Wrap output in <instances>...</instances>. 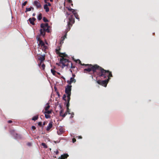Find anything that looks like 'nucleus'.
Listing matches in <instances>:
<instances>
[{
    "instance_id": "nucleus-13",
    "label": "nucleus",
    "mask_w": 159,
    "mask_h": 159,
    "mask_svg": "<svg viewBox=\"0 0 159 159\" xmlns=\"http://www.w3.org/2000/svg\"><path fill=\"white\" fill-rule=\"evenodd\" d=\"M69 156V155L67 154H64L61 156V158H59V159H65L67 158Z\"/></svg>"
},
{
    "instance_id": "nucleus-18",
    "label": "nucleus",
    "mask_w": 159,
    "mask_h": 159,
    "mask_svg": "<svg viewBox=\"0 0 159 159\" xmlns=\"http://www.w3.org/2000/svg\"><path fill=\"white\" fill-rule=\"evenodd\" d=\"M42 18V14L41 13H39L38 17V19L39 20H40Z\"/></svg>"
},
{
    "instance_id": "nucleus-39",
    "label": "nucleus",
    "mask_w": 159,
    "mask_h": 159,
    "mask_svg": "<svg viewBox=\"0 0 159 159\" xmlns=\"http://www.w3.org/2000/svg\"><path fill=\"white\" fill-rule=\"evenodd\" d=\"M66 107H67V111H66V112H67V113H68L69 114H70V113H69L70 111H69V107H67V106H66Z\"/></svg>"
},
{
    "instance_id": "nucleus-19",
    "label": "nucleus",
    "mask_w": 159,
    "mask_h": 159,
    "mask_svg": "<svg viewBox=\"0 0 159 159\" xmlns=\"http://www.w3.org/2000/svg\"><path fill=\"white\" fill-rule=\"evenodd\" d=\"M52 112V110H48V111H45L44 112V113L49 114L51 113Z\"/></svg>"
},
{
    "instance_id": "nucleus-11",
    "label": "nucleus",
    "mask_w": 159,
    "mask_h": 159,
    "mask_svg": "<svg viewBox=\"0 0 159 159\" xmlns=\"http://www.w3.org/2000/svg\"><path fill=\"white\" fill-rule=\"evenodd\" d=\"M52 121L50 122L48 125V126L46 130L48 131H49L50 130V129L52 127Z\"/></svg>"
},
{
    "instance_id": "nucleus-41",
    "label": "nucleus",
    "mask_w": 159,
    "mask_h": 159,
    "mask_svg": "<svg viewBox=\"0 0 159 159\" xmlns=\"http://www.w3.org/2000/svg\"><path fill=\"white\" fill-rule=\"evenodd\" d=\"M36 129V127L35 126H33L31 127V129L32 130H34Z\"/></svg>"
},
{
    "instance_id": "nucleus-55",
    "label": "nucleus",
    "mask_w": 159,
    "mask_h": 159,
    "mask_svg": "<svg viewBox=\"0 0 159 159\" xmlns=\"http://www.w3.org/2000/svg\"><path fill=\"white\" fill-rule=\"evenodd\" d=\"M35 13H34L33 14V16H35Z\"/></svg>"
},
{
    "instance_id": "nucleus-30",
    "label": "nucleus",
    "mask_w": 159,
    "mask_h": 159,
    "mask_svg": "<svg viewBox=\"0 0 159 159\" xmlns=\"http://www.w3.org/2000/svg\"><path fill=\"white\" fill-rule=\"evenodd\" d=\"M27 3V1H25L23 3L22 5V7L23 8L25 6V5Z\"/></svg>"
},
{
    "instance_id": "nucleus-49",
    "label": "nucleus",
    "mask_w": 159,
    "mask_h": 159,
    "mask_svg": "<svg viewBox=\"0 0 159 159\" xmlns=\"http://www.w3.org/2000/svg\"><path fill=\"white\" fill-rule=\"evenodd\" d=\"M68 1L69 3H70L72 2V0H68Z\"/></svg>"
},
{
    "instance_id": "nucleus-33",
    "label": "nucleus",
    "mask_w": 159,
    "mask_h": 159,
    "mask_svg": "<svg viewBox=\"0 0 159 159\" xmlns=\"http://www.w3.org/2000/svg\"><path fill=\"white\" fill-rule=\"evenodd\" d=\"M44 31L45 32H49V29L48 28H46L44 29Z\"/></svg>"
},
{
    "instance_id": "nucleus-1",
    "label": "nucleus",
    "mask_w": 159,
    "mask_h": 159,
    "mask_svg": "<svg viewBox=\"0 0 159 159\" xmlns=\"http://www.w3.org/2000/svg\"><path fill=\"white\" fill-rule=\"evenodd\" d=\"M92 72V74H94V75L96 74L98 76L104 79L107 77L110 78V77H112L111 71L104 69L97 64H95V66ZM89 74L92 75V73H89Z\"/></svg>"
},
{
    "instance_id": "nucleus-37",
    "label": "nucleus",
    "mask_w": 159,
    "mask_h": 159,
    "mask_svg": "<svg viewBox=\"0 0 159 159\" xmlns=\"http://www.w3.org/2000/svg\"><path fill=\"white\" fill-rule=\"evenodd\" d=\"M44 25L45 26L46 28H49L48 24V23L44 24Z\"/></svg>"
},
{
    "instance_id": "nucleus-35",
    "label": "nucleus",
    "mask_w": 159,
    "mask_h": 159,
    "mask_svg": "<svg viewBox=\"0 0 159 159\" xmlns=\"http://www.w3.org/2000/svg\"><path fill=\"white\" fill-rule=\"evenodd\" d=\"M36 39L38 41H39V42H40V40H42L40 38L39 36H37L36 37Z\"/></svg>"
},
{
    "instance_id": "nucleus-7",
    "label": "nucleus",
    "mask_w": 159,
    "mask_h": 159,
    "mask_svg": "<svg viewBox=\"0 0 159 159\" xmlns=\"http://www.w3.org/2000/svg\"><path fill=\"white\" fill-rule=\"evenodd\" d=\"M45 55H41L38 57V59L40 61V63L39 64V66H40L44 61L45 60Z\"/></svg>"
},
{
    "instance_id": "nucleus-57",
    "label": "nucleus",
    "mask_w": 159,
    "mask_h": 159,
    "mask_svg": "<svg viewBox=\"0 0 159 159\" xmlns=\"http://www.w3.org/2000/svg\"><path fill=\"white\" fill-rule=\"evenodd\" d=\"M50 0V2H52L53 1V0Z\"/></svg>"
},
{
    "instance_id": "nucleus-59",
    "label": "nucleus",
    "mask_w": 159,
    "mask_h": 159,
    "mask_svg": "<svg viewBox=\"0 0 159 159\" xmlns=\"http://www.w3.org/2000/svg\"><path fill=\"white\" fill-rule=\"evenodd\" d=\"M66 14H67V15H69V14L68 13V12H67Z\"/></svg>"
},
{
    "instance_id": "nucleus-48",
    "label": "nucleus",
    "mask_w": 159,
    "mask_h": 159,
    "mask_svg": "<svg viewBox=\"0 0 159 159\" xmlns=\"http://www.w3.org/2000/svg\"><path fill=\"white\" fill-rule=\"evenodd\" d=\"M12 122V121L11 120H9L8 121V123H11Z\"/></svg>"
},
{
    "instance_id": "nucleus-3",
    "label": "nucleus",
    "mask_w": 159,
    "mask_h": 159,
    "mask_svg": "<svg viewBox=\"0 0 159 159\" xmlns=\"http://www.w3.org/2000/svg\"><path fill=\"white\" fill-rule=\"evenodd\" d=\"M72 86L71 85H68L66 87L65 92L67 95V103L66 106L67 107L70 106V96L71 95V90Z\"/></svg>"
},
{
    "instance_id": "nucleus-12",
    "label": "nucleus",
    "mask_w": 159,
    "mask_h": 159,
    "mask_svg": "<svg viewBox=\"0 0 159 159\" xmlns=\"http://www.w3.org/2000/svg\"><path fill=\"white\" fill-rule=\"evenodd\" d=\"M36 19L33 17L32 18H30L29 19V21L30 24H32V25H34V21Z\"/></svg>"
},
{
    "instance_id": "nucleus-60",
    "label": "nucleus",
    "mask_w": 159,
    "mask_h": 159,
    "mask_svg": "<svg viewBox=\"0 0 159 159\" xmlns=\"http://www.w3.org/2000/svg\"><path fill=\"white\" fill-rule=\"evenodd\" d=\"M92 77L93 78V76L92 75H91Z\"/></svg>"
},
{
    "instance_id": "nucleus-53",
    "label": "nucleus",
    "mask_w": 159,
    "mask_h": 159,
    "mask_svg": "<svg viewBox=\"0 0 159 159\" xmlns=\"http://www.w3.org/2000/svg\"><path fill=\"white\" fill-rule=\"evenodd\" d=\"M75 76V74H72V76H73L72 77L74 78Z\"/></svg>"
},
{
    "instance_id": "nucleus-21",
    "label": "nucleus",
    "mask_w": 159,
    "mask_h": 159,
    "mask_svg": "<svg viewBox=\"0 0 159 159\" xmlns=\"http://www.w3.org/2000/svg\"><path fill=\"white\" fill-rule=\"evenodd\" d=\"M31 8L34 9V8L33 7H30V8H26V9L25 12H26L27 11H30L31 10Z\"/></svg>"
},
{
    "instance_id": "nucleus-42",
    "label": "nucleus",
    "mask_w": 159,
    "mask_h": 159,
    "mask_svg": "<svg viewBox=\"0 0 159 159\" xmlns=\"http://www.w3.org/2000/svg\"><path fill=\"white\" fill-rule=\"evenodd\" d=\"M45 66L44 64H43L42 65V67L43 69H44L45 67Z\"/></svg>"
},
{
    "instance_id": "nucleus-2",
    "label": "nucleus",
    "mask_w": 159,
    "mask_h": 159,
    "mask_svg": "<svg viewBox=\"0 0 159 159\" xmlns=\"http://www.w3.org/2000/svg\"><path fill=\"white\" fill-rule=\"evenodd\" d=\"M60 63L62 64V67L63 68L65 66H67V68L71 67L75 68V66H73L72 62L68 59L64 58L63 57L60 59Z\"/></svg>"
},
{
    "instance_id": "nucleus-45",
    "label": "nucleus",
    "mask_w": 159,
    "mask_h": 159,
    "mask_svg": "<svg viewBox=\"0 0 159 159\" xmlns=\"http://www.w3.org/2000/svg\"><path fill=\"white\" fill-rule=\"evenodd\" d=\"M38 125L39 126H41L42 125V123L41 122H40L38 123Z\"/></svg>"
},
{
    "instance_id": "nucleus-8",
    "label": "nucleus",
    "mask_w": 159,
    "mask_h": 159,
    "mask_svg": "<svg viewBox=\"0 0 159 159\" xmlns=\"http://www.w3.org/2000/svg\"><path fill=\"white\" fill-rule=\"evenodd\" d=\"M61 48H60V47H58L56 49V52L57 54H58L59 55V56L61 57V58H62L63 57L62 56H61V55L62 54V53H61L60 52V51L61 50Z\"/></svg>"
},
{
    "instance_id": "nucleus-6",
    "label": "nucleus",
    "mask_w": 159,
    "mask_h": 159,
    "mask_svg": "<svg viewBox=\"0 0 159 159\" xmlns=\"http://www.w3.org/2000/svg\"><path fill=\"white\" fill-rule=\"evenodd\" d=\"M110 79L111 78H107L106 80H105L102 81L101 80H98L97 81V82L98 84L106 87Z\"/></svg>"
},
{
    "instance_id": "nucleus-61",
    "label": "nucleus",
    "mask_w": 159,
    "mask_h": 159,
    "mask_svg": "<svg viewBox=\"0 0 159 159\" xmlns=\"http://www.w3.org/2000/svg\"><path fill=\"white\" fill-rule=\"evenodd\" d=\"M57 64L59 65V64L58 63H57Z\"/></svg>"
},
{
    "instance_id": "nucleus-23",
    "label": "nucleus",
    "mask_w": 159,
    "mask_h": 159,
    "mask_svg": "<svg viewBox=\"0 0 159 159\" xmlns=\"http://www.w3.org/2000/svg\"><path fill=\"white\" fill-rule=\"evenodd\" d=\"M45 116L47 119L50 118L51 117V116L47 114H45Z\"/></svg>"
},
{
    "instance_id": "nucleus-32",
    "label": "nucleus",
    "mask_w": 159,
    "mask_h": 159,
    "mask_svg": "<svg viewBox=\"0 0 159 159\" xmlns=\"http://www.w3.org/2000/svg\"><path fill=\"white\" fill-rule=\"evenodd\" d=\"M74 15V16H75L76 19H79L80 18L78 17L79 16L77 14V13H75V15Z\"/></svg>"
},
{
    "instance_id": "nucleus-20",
    "label": "nucleus",
    "mask_w": 159,
    "mask_h": 159,
    "mask_svg": "<svg viewBox=\"0 0 159 159\" xmlns=\"http://www.w3.org/2000/svg\"><path fill=\"white\" fill-rule=\"evenodd\" d=\"M38 118V115H37V116H34L32 118V120H33L35 121L36 120H37Z\"/></svg>"
},
{
    "instance_id": "nucleus-58",
    "label": "nucleus",
    "mask_w": 159,
    "mask_h": 159,
    "mask_svg": "<svg viewBox=\"0 0 159 159\" xmlns=\"http://www.w3.org/2000/svg\"><path fill=\"white\" fill-rule=\"evenodd\" d=\"M57 73L58 75H60V74L59 72H57Z\"/></svg>"
},
{
    "instance_id": "nucleus-54",
    "label": "nucleus",
    "mask_w": 159,
    "mask_h": 159,
    "mask_svg": "<svg viewBox=\"0 0 159 159\" xmlns=\"http://www.w3.org/2000/svg\"><path fill=\"white\" fill-rule=\"evenodd\" d=\"M79 138L81 139L82 138V137L81 136H79Z\"/></svg>"
},
{
    "instance_id": "nucleus-26",
    "label": "nucleus",
    "mask_w": 159,
    "mask_h": 159,
    "mask_svg": "<svg viewBox=\"0 0 159 159\" xmlns=\"http://www.w3.org/2000/svg\"><path fill=\"white\" fill-rule=\"evenodd\" d=\"M51 72L52 73V74L54 75H56L55 73L56 71L53 69L51 70Z\"/></svg>"
},
{
    "instance_id": "nucleus-27",
    "label": "nucleus",
    "mask_w": 159,
    "mask_h": 159,
    "mask_svg": "<svg viewBox=\"0 0 159 159\" xmlns=\"http://www.w3.org/2000/svg\"><path fill=\"white\" fill-rule=\"evenodd\" d=\"M61 56L63 57V58H64V57H68L67 55L65 53H63L61 55Z\"/></svg>"
},
{
    "instance_id": "nucleus-52",
    "label": "nucleus",
    "mask_w": 159,
    "mask_h": 159,
    "mask_svg": "<svg viewBox=\"0 0 159 159\" xmlns=\"http://www.w3.org/2000/svg\"><path fill=\"white\" fill-rule=\"evenodd\" d=\"M61 78H62L63 79H64V80L65 79V78L63 76H62L61 77Z\"/></svg>"
},
{
    "instance_id": "nucleus-46",
    "label": "nucleus",
    "mask_w": 159,
    "mask_h": 159,
    "mask_svg": "<svg viewBox=\"0 0 159 159\" xmlns=\"http://www.w3.org/2000/svg\"><path fill=\"white\" fill-rule=\"evenodd\" d=\"M68 10L69 11H71L72 10H73V9L70 8H69V7H68Z\"/></svg>"
},
{
    "instance_id": "nucleus-5",
    "label": "nucleus",
    "mask_w": 159,
    "mask_h": 159,
    "mask_svg": "<svg viewBox=\"0 0 159 159\" xmlns=\"http://www.w3.org/2000/svg\"><path fill=\"white\" fill-rule=\"evenodd\" d=\"M75 22V18L73 15L70 16L69 18V21L68 23V27H69V30L70 29V27L72 26L73 24Z\"/></svg>"
},
{
    "instance_id": "nucleus-29",
    "label": "nucleus",
    "mask_w": 159,
    "mask_h": 159,
    "mask_svg": "<svg viewBox=\"0 0 159 159\" xmlns=\"http://www.w3.org/2000/svg\"><path fill=\"white\" fill-rule=\"evenodd\" d=\"M74 61L77 63H78L79 64H80L81 63V61L79 59H78L76 60H74Z\"/></svg>"
},
{
    "instance_id": "nucleus-38",
    "label": "nucleus",
    "mask_w": 159,
    "mask_h": 159,
    "mask_svg": "<svg viewBox=\"0 0 159 159\" xmlns=\"http://www.w3.org/2000/svg\"><path fill=\"white\" fill-rule=\"evenodd\" d=\"M71 11L74 14V15H75V13H77L75 12L76 11L74 9H73V10H72Z\"/></svg>"
},
{
    "instance_id": "nucleus-22",
    "label": "nucleus",
    "mask_w": 159,
    "mask_h": 159,
    "mask_svg": "<svg viewBox=\"0 0 159 159\" xmlns=\"http://www.w3.org/2000/svg\"><path fill=\"white\" fill-rule=\"evenodd\" d=\"M41 145L43 146V148H48L47 146L46 145V143H43L41 144Z\"/></svg>"
},
{
    "instance_id": "nucleus-10",
    "label": "nucleus",
    "mask_w": 159,
    "mask_h": 159,
    "mask_svg": "<svg viewBox=\"0 0 159 159\" xmlns=\"http://www.w3.org/2000/svg\"><path fill=\"white\" fill-rule=\"evenodd\" d=\"M34 4L36 7L37 8H39L41 7V5L40 3L37 1H34Z\"/></svg>"
},
{
    "instance_id": "nucleus-15",
    "label": "nucleus",
    "mask_w": 159,
    "mask_h": 159,
    "mask_svg": "<svg viewBox=\"0 0 159 159\" xmlns=\"http://www.w3.org/2000/svg\"><path fill=\"white\" fill-rule=\"evenodd\" d=\"M40 34L41 35L44 36L45 34V31L43 29H41L40 30Z\"/></svg>"
},
{
    "instance_id": "nucleus-16",
    "label": "nucleus",
    "mask_w": 159,
    "mask_h": 159,
    "mask_svg": "<svg viewBox=\"0 0 159 159\" xmlns=\"http://www.w3.org/2000/svg\"><path fill=\"white\" fill-rule=\"evenodd\" d=\"M39 45H41V47L43 48V47L45 45L44 43L42 40H40L39 42V43L38 44Z\"/></svg>"
},
{
    "instance_id": "nucleus-9",
    "label": "nucleus",
    "mask_w": 159,
    "mask_h": 159,
    "mask_svg": "<svg viewBox=\"0 0 159 159\" xmlns=\"http://www.w3.org/2000/svg\"><path fill=\"white\" fill-rule=\"evenodd\" d=\"M76 82V80L74 79V77H71L70 78V80H67V83L69 85H70L72 83H75Z\"/></svg>"
},
{
    "instance_id": "nucleus-4",
    "label": "nucleus",
    "mask_w": 159,
    "mask_h": 159,
    "mask_svg": "<svg viewBox=\"0 0 159 159\" xmlns=\"http://www.w3.org/2000/svg\"><path fill=\"white\" fill-rule=\"evenodd\" d=\"M80 65L83 66H88L87 68H85L84 70V73H86V71H87L89 72H90L91 71L93 72L95 66V64L93 65L91 64H84L81 63Z\"/></svg>"
},
{
    "instance_id": "nucleus-14",
    "label": "nucleus",
    "mask_w": 159,
    "mask_h": 159,
    "mask_svg": "<svg viewBox=\"0 0 159 159\" xmlns=\"http://www.w3.org/2000/svg\"><path fill=\"white\" fill-rule=\"evenodd\" d=\"M44 9L45 10V11L47 12H48L49 11V8L48 7L47 4H45L44 5Z\"/></svg>"
},
{
    "instance_id": "nucleus-28",
    "label": "nucleus",
    "mask_w": 159,
    "mask_h": 159,
    "mask_svg": "<svg viewBox=\"0 0 159 159\" xmlns=\"http://www.w3.org/2000/svg\"><path fill=\"white\" fill-rule=\"evenodd\" d=\"M43 20L44 22H48V20L45 17H43Z\"/></svg>"
},
{
    "instance_id": "nucleus-50",
    "label": "nucleus",
    "mask_w": 159,
    "mask_h": 159,
    "mask_svg": "<svg viewBox=\"0 0 159 159\" xmlns=\"http://www.w3.org/2000/svg\"><path fill=\"white\" fill-rule=\"evenodd\" d=\"M56 154H58V153H59V152L57 150L56 152Z\"/></svg>"
},
{
    "instance_id": "nucleus-47",
    "label": "nucleus",
    "mask_w": 159,
    "mask_h": 159,
    "mask_svg": "<svg viewBox=\"0 0 159 159\" xmlns=\"http://www.w3.org/2000/svg\"><path fill=\"white\" fill-rule=\"evenodd\" d=\"M66 34H65V35L63 36V37H62L63 38V39H62V40H64V39L66 38Z\"/></svg>"
},
{
    "instance_id": "nucleus-34",
    "label": "nucleus",
    "mask_w": 159,
    "mask_h": 159,
    "mask_svg": "<svg viewBox=\"0 0 159 159\" xmlns=\"http://www.w3.org/2000/svg\"><path fill=\"white\" fill-rule=\"evenodd\" d=\"M66 95L65 94H64L63 95V100H65V101H66Z\"/></svg>"
},
{
    "instance_id": "nucleus-62",
    "label": "nucleus",
    "mask_w": 159,
    "mask_h": 159,
    "mask_svg": "<svg viewBox=\"0 0 159 159\" xmlns=\"http://www.w3.org/2000/svg\"><path fill=\"white\" fill-rule=\"evenodd\" d=\"M70 71H71V72H72V70H71Z\"/></svg>"
},
{
    "instance_id": "nucleus-44",
    "label": "nucleus",
    "mask_w": 159,
    "mask_h": 159,
    "mask_svg": "<svg viewBox=\"0 0 159 159\" xmlns=\"http://www.w3.org/2000/svg\"><path fill=\"white\" fill-rule=\"evenodd\" d=\"M76 141V139L75 138H74L72 139V142L73 143H74Z\"/></svg>"
},
{
    "instance_id": "nucleus-51",
    "label": "nucleus",
    "mask_w": 159,
    "mask_h": 159,
    "mask_svg": "<svg viewBox=\"0 0 159 159\" xmlns=\"http://www.w3.org/2000/svg\"><path fill=\"white\" fill-rule=\"evenodd\" d=\"M46 123L45 122H44L43 123V125L44 126L45 125Z\"/></svg>"
},
{
    "instance_id": "nucleus-43",
    "label": "nucleus",
    "mask_w": 159,
    "mask_h": 159,
    "mask_svg": "<svg viewBox=\"0 0 159 159\" xmlns=\"http://www.w3.org/2000/svg\"><path fill=\"white\" fill-rule=\"evenodd\" d=\"M47 5L48 6H48H51V4L49 2H48L47 3Z\"/></svg>"
},
{
    "instance_id": "nucleus-25",
    "label": "nucleus",
    "mask_w": 159,
    "mask_h": 159,
    "mask_svg": "<svg viewBox=\"0 0 159 159\" xmlns=\"http://www.w3.org/2000/svg\"><path fill=\"white\" fill-rule=\"evenodd\" d=\"M40 27L42 28V29L43 30H44L46 28L44 23L41 24L40 25Z\"/></svg>"
},
{
    "instance_id": "nucleus-24",
    "label": "nucleus",
    "mask_w": 159,
    "mask_h": 159,
    "mask_svg": "<svg viewBox=\"0 0 159 159\" xmlns=\"http://www.w3.org/2000/svg\"><path fill=\"white\" fill-rule=\"evenodd\" d=\"M47 105V106L45 108V111H48V110L50 107V105H49L48 103Z\"/></svg>"
},
{
    "instance_id": "nucleus-56",
    "label": "nucleus",
    "mask_w": 159,
    "mask_h": 159,
    "mask_svg": "<svg viewBox=\"0 0 159 159\" xmlns=\"http://www.w3.org/2000/svg\"><path fill=\"white\" fill-rule=\"evenodd\" d=\"M67 30H68V31H67V32H68V31H69V27H68V28H67Z\"/></svg>"
},
{
    "instance_id": "nucleus-17",
    "label": "nucleus",
    "mask_w": 159,
    "mask_h": 159,
    "mask_svg": "<svg viewBox=\"0 0 159 159\" xmlns=\"http://www.w3.org/2000/svg\"><path fill=\"white\" fill-rule=\"evenodd\" d=\"M59 130L60 133H59V132H57L58 134L59 135L63 133L64 132V130L61 128H60L59 129Z\"/></svg>"
},
{
    "instance_id": "nucleus-31",
    "label": "nucleus",
    "mask_w": 159,
    "mask_h": 159,
    "mask_svg": "<svg viewBox=\"0 0 159 159\" xmlns=\"http://www.w3.org/2000/svg\"><path fill=\"white\" fill-rule=\"evenodd\" d=\"M63 109H61L60 111V116H61L62 117V116L63 115Z\"/></svg>"
},
{
    "instance_id": "nucleus-36",
    "label": "nucleus",
    "mask_w": 159,
    "mask_h": 159,
    "mask_svg": "<svg viewBox=\"0 0 159 159\" xmlns=\"http://www.w3.org/2000/svg\"><path fill=\"white\" fill-rule=\"evenodd\" d=\"M67 112H65V113L63 114V115L62 116V117L64 118L67 115Z\"/></svg>"
},
{
    "instance_id": "nucleus-40",
    "label": "nucleus",
    "mask_w": 159,
    "mask_h": 159,
    "mask_svg": "<svg viewBox=\"0 0 159 159\" xmlns=\"http://www.w3.org/2000/svg\"><path fill=\"white\" fill-rule=\"evenodd\" d=\"M43 49H44V50H45L47 48V47L45 45L43 47Z\"/></svg>"
}]
</instances>
